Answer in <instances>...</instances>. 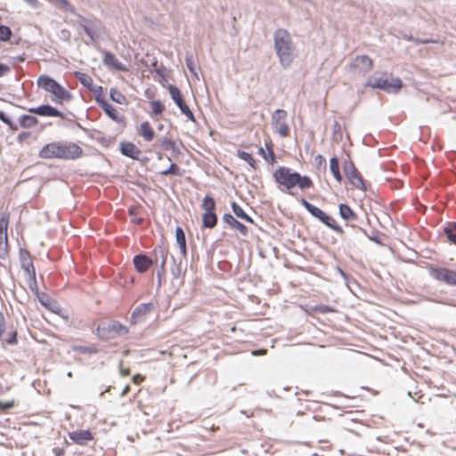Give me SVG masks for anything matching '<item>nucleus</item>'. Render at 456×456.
<instances>
[{"mask_svg":"<svg viewBox=\"0 0 456 456\" xmlns=\"http://www.w3.org/2000/svg\"><path fill=\"white\" fill-rule=\"evenodd\" d=\"M10 256V243H0V259L7 260Z\"/></svg>","mask_w":456,"mask_h":456,"instance_id":"obj_38","label":"nucleus"},{"mask_svg":"<svg viewBox=\"0 0 456 456\" xmlns=\"http://www.w3.org/2000/svg\"><path fill=\"white\" fill-rule=\"evenodd\" d=\"M0 243H9L8 234L0 232Z\"/></svg>","mask_w":456,"mask_h":456,"instance_id":"obj_53","label":"nucleus"},{"mask_svg":"<svg viewBox=\"0 0 456 456\" xmlns=\"http://www.w3.org/2000/svg\"><path fill=\"white\" fill-rule=\"evenodd\" d=\"M237 156L240 159L248 162L250 165V167H252L253 168H256V160L253 158L252 154H250L248 152H246V151H237Z\"/></svg>","mask_w":456,"mask_h":456,"instance_id":"obj_34","label":"nucleus"},{"mask_svg":"<svg viewBox=\"0 0 456 456\" xmlns=\"http://www.w3.org/2000/svg\"><path fill=\"white\" fill-rule=\"evenodd\" d=\"M201 208L204 209L205 213L202 216V224L206 228H214L217 223V216L215 213L216 210V201L215 200L207 195L202 200Z\"/></svg>","mask_w":456,"mask_h":456,"instance_id":"obj_8","label":"nucleus"},{"mask_svg":"<svg viewBox=\"0 0 456 456\" xmlns=\"http://www.w3.org/2000/svg\"><path fill=\"white\" fill-rule=\"evenodd\" d=\"M120 151L123 155L134 159H138L142 154L141 150L131 142H122L120 143Z\"/></svg>","mask_w":456,"mask_h":456,"instance_id":"obj_16","label":"nucleus"},{"mask_svg":"<svg viewBox=\"0 0 456 456\" xmlns=\"http://www.w3.org/2000/svg\"><path fill=\"white\" fill-rule=\"evenodd\" d=\"M103 63L106 65L109 69L118 70V71H124L127 72L128 69L125 64H123L116 57L115 54H113L110 52L105 51L103 53Z\"/></svg>","mask_w":456,"mask_h":456,"instance_id":"obj_15","label":"nucleus"},{"mask_svg":"<svg viewBox=\"0 0 456 456\" xmlns=\"http://www.w3.org/2000/svg\"><path fill=\"white\" fill-rule=\"evenodd\" d=\"M30 136H31V133H29V132H21L20 134H19V135L17 137V141H18V142L22 143V142H26Z\"/></svg>","mask_w":456,"mask_h":456,"instance_id":"obj_47","label":"nucleus"},{"mask_svg":"<svg viewBox=\"0 0 456 456\" xmlns=\"http://www.w3.org/2000/svg\"><path fill=\"white\" fill-rule=\"evenodd\" d=\"M83 155L82 148L75 142H52L39 151L38 156L44 159H76Z\"/></svg>","mask_w":456,"mask_h":456,"instance_id":"obj_2","label":"nucleus"},{"mask_svg":"<svg viewBox=\"0 0 456 456\" xmlns=\"http://www.w3.org/2000/svg\"><path fill=\"white\" fill-rule=\"evenodd\" d=\"M69 439L76 444L85 445L94 439L90 430L78 429L69 433Z\"/></svg>","mask_w":456,"mask_h":456,"instance_id":"obj_14","label":"nucleus"},{"mask_svg":"<svg viewBox=\"0 0 456 456\" xmlns=\"http://www.w3.org/2000/svg\"><path fill=\"white\" fill-rule=\"evenodd\" d=\"M153 303H143L139 305L131 314V323L136 324L145 319V317L153 311Z\"/></svg>","mask_w":456,"mask_h":456,"instance_id":"obj_12","label":"nucleus"},{"mask_svg":"<svg viewBox=\"0 0 456 456\" xmlns=\"http://www.w3.org/2000/svg\"><path fill=\"white\" fill-rule=\"evenodd\" d=\"M132 379L134 384L139 385L144 380V377L141 374H135Z\"/></svg>","mask_w":456,"mask_h":456,"instance_id":"obj_50","label":"nucleus"},{"mask_svg":"<svg viewBox=\"0 0 456 456\" xmlns=\"http://www.w3.org/2000/svg\"><path fill=\"white\" fill-rule=\"evenodd\" d=\"M0 120L6 124L12 131L15 132L18 130L17 125L14 124L9 118H7L3 111H0Z\"/></svg>","mask_w":456,"mask_h":456,"instance_id":"obj_42","label":"nucleus"},{"mask_svg":"<svg viewBox=\"0 0 456 456\" xmlns=\"http://www.w3.org/2000/svg\"><path fill=\"white\" fill-rule=\"evenodd\" d=\"M331 426H332V423L330 420H329L327 423V429H330L331 428Z\"/></svg>","mask_w":456,"mask_h":456,"instance_id":"obj_59","label":"nucleus"},{"mask_svg":"<svg viewBox=\"0 0 456 456\" xmlns=\"http://www.w3.org/2000/svg\"><path fill=\"white\" fill-rule=\"evenodd\" d=\"M128 213L130 216H136L137 214V208H130L128 210Z\"/></svg>","mask_w":456,"mask_h":456,"instance_id":"obj_55","label":"nucleus"},{"mask_svg":"<svg viewBox=\"0 0 456 456\" xmlns=\"http://www.w3.org/2000/svg\"><path fill=\"white\" fill-rule=\"evenodd\" d=\"M104 112L108 115L110 118L112 120L120 123L123 122L125 118L121 116L118 111L111 106L109 102L103 103V105L101 107Z\"/></svg>","mask_w":456,"mask_h":456,"instance_id":"obj_21","label":"nucleus"},{"mask_svg":"<svg viewBox=\"0 0 456 456\" xmlns=\"http://www.w3.org/2000/svg\"><path fill=\"white\" fill-rule=\"evenodd\" d=\"M312 312L319 313V314H328V313H333V312H335V310L331 306H329L326 305H320L314 306L312 308Z\"/></svg>","mask_w":456,"mask_h":456,"instance_id":"obj_40","label":"nucleus"},{"mask_svg":"<svg viewBox=\"0 0 456 456\" xmlns=\"http://www.w3.org/2000/svg\"><path fill=\"white\" fill-rule=\"evenodd\" d=\"M274 50L283 68L289 67L295 59V46L287 29L278 28L273 34Z\"/></svg>","mask_w":456,"mask_h":456,"instance_id":"obj_3","label":"nucleus"},{"mask_svg":"<svg viewBox=\"0 0 456 456\" xmlns=\"http://www.w3.org/2000/svg\"><path fill=\"white\" fill-rule=\"evenodd\" d=\"M428 272L436 281L456 287V271L443 266L430 265Z\"/></svg>","mask_w":456,"mask_h":456,"instance_id":"obj_7","label":"nucleus"},{"mask_svg":"<svg viewBox=\"0 0 456 456\" xmlns=\"http://www.w3.org/2000/svg\"><path fill=\"white\" fill-rule=\"evenodd\" d=\"M137 131L146 142H151L155 138V131L149 121L142 122Z\"/></svg>","mask_w":456,"mask_h":456,"instance_id":"obj_18","label":"nucleus"},{"mask_svg":"<svg viewBox=\"0 0 456 456\" xmlns=\"http://www.w3.org/2000/svg\"><path fill=\"white\" fill-rule=\"evenodd\" d=\"M74 75L76 78H77V80L89 91H91L95 86V85H94L93 78L88 74L76 71Z\"/></svg>","mask_w":456,"mask_h":456,"instance_id":"obj_25","label":"nucleus"},{"mask_svg":"<svg viewBox=\"0 0 456 456\" xmlns=\"http://www.w3.org/2000/svg\"><path fill=\"white\" fill-rule=\"evenodd\" d=\"M134 265L138 273H143L151 268L152 260L146 255L140 254L134 257Z\"/></svg>","mask_w":456,"mask_h":456,"instance_id":"obj_17","label":"nucleus"},{"mask_svg":"<svg viewBox=\"0 0 456 456\" xmlns=\"http://www.w3.org/2000/svg\"><path fill=\"white\" fill-rule=\"evenodd\" d=\"M258 153H259L261 156H263L265 159L268 160V158H267V156L265 155V150H264L262 147H261V148H259V150H258Z\"/></svg>","mask_w":456,"mask_h":456,"instance_id":"obj_56","label":"nucleus"},{"mask_svg":"<svg viewBox=\"0 0 456 456\" xmlns=\"http://www.w3.org/2000/svg\"><path fill=\"white\" fill-rule=\"evenodd\" d=\"M287 118V112L283 110H276L273 115V125L278 126L279 123L284 122Z\"/></svg>","mask_w":456,"mask_h":456,"instance_id":"obj_35","label":"nucleus"},{"mask_svg":"<svg viewBox=\"0 0 456 456\" xmlns=\"http://www.w3.org/2000/svg\"><path fill=\"white\" fill-rule=\"evenodd\" d=\"M300 202L312 216L319 219L322 223L330 227L331 230L337 232H343L341 226L337 223V221L333 217L330 216L325 212H323L321 208L309 203L305 199H301Z\"/></svg>","mask_w":456,"mask_h":456,"instance_id":"obj_5","label":"nucleus"},{"mask_svg":"<svg viewBox=\"0 0 456 456\" xmlns=\"http://www.w3.org/2000/svg\"><path fill=\"white\" fill-rule=\"evenodd\" d=\"M320 442H325V443H327V442H328V440L321 439V440H320Z\"/></svg>","mask_w":456,"mask_h":456,"instance_id":"obj_61","label":"nucleus"},{"mask_svg":"<svg viewBox=\"0 0 456 456\" xmlns=\"http://www.w3.org/2000/svg\"><path fill=\"white\" fill-rule=\"evenodd\" d=\"M75 350L82 354H95L97 352V349L94 346H78Z\"/></svg>","mask_w":456,"mask_h":456,"instance_id":"obj_45","label":"nucleus"},{"mask_svg":"<svg viewBox=\"0 0 456 456\" xmlns=\"http://www.w3.org/2000/svg\"><path fill=\"white\" fill-rule=\"evenodd\" d=\"M266 353H267L266 349H259V350H254L252 352V354L257 356V355H265V354H266Z\"/></svg>","mask_w":456,"mask_h":456,"instance_id":"obj_52","label":"nucleus"},{"mask_svg":"<svg viewBox=\"0 0 456 456\" xmlns=\"http://www.w3.org/2000/svg\"><path fill=\"white\" fill-rule=\"evenodd\" d=\"M38 123H39L38 119L35 116H32V115L24 114L19 118V124L22 128H26V129L32 128V127L37 126Z\"/></svg>","mask_w":456,"mask_h":456,"instance_id":"obj_22","label":"nucleus"},{"mask_svg":"<svg viewBox=\"0 0 456 456\" xmlns=\"http://www.w3.org/2000/svg\"><path fill=\"white\" fill-rule=\"evenodd\" d=\"M110 99L118 104H126V97L118 89L111 88L110 91Z\"/></svg>","mask_w":456,"mask_h":456,"instance_id":"obj_30","label":"nucleus"},{"mask_svg":"<svg viewBox=\"0 0 456 456\" xmlns=\"http://www.w3.org/2000/svg\"><path fill=\"white\" fill-rule=\"evenodd\" d=\"M28 111L42 117H54L61 118H64L63 112L60 111L59 110L49 104L41 105L35 108H29Z\"/></svg>","mask_w":456,"mask_h":456,"instance_id":"obj_13","label":"nucleus"},{"mask_svg":"<svg viewBox=\"0 0 456 456\" xmlns=\"http://www.w3.org/2000/svg\"><path fill=\"white\" fill-rule=\"evenodd\" d=\"M167 89L172 100L175 102L177 107L181 105L183 102H185L182 94V92L177 86L169 85Z\"/></svg>","mask_w":456,"mask_h":456,"instance_id":"obj_26","label":"nucleus"},{"mask_svg":"<svg viewBox=\"0 0 456 456\" xmlns=\"http://www.w3.org/2000/svg\"><path fill=\"white\" fill-rule=\"evenodd\" d=\"M232 209L233 211V213L240 218L250 223V224H253L254 223V220L248 216L247 215L244 210L236 203V202H232Z\"/></svg>","mask_w":456,"mask_h":456,"instance_id":"obj_29","label":"nucleus"},{"mask_svg":"<svg viewBox=\"0 0 456 456\" xmlns=\"http://www.w3.org/2000/svg\"><path fill=\"white\" fill-rule=\"evenodd\" d=\"M444 233L452 243H456V223H450L444 228Z\"/></svg>","mask_w":456,"mask_h":456,"instance_id":"obj_33","label":"nucleus"},{"mask_svg":"<svg viewBox=\"0 0 456 456\" xmlns=\"http://www.w3.org/2000/svg\"><path fill=\"white\" fill-rule=\"evenodd\" d=\"M150 104L151 107V116L152 118L161 115L163 113V111L165 110L164 104L159 100L151 101L150 102Z\"/></svg>","mask_w":456,"mask_h":456,"instance_id":"obj_32","label":"nucleus"},{"mask_svg":"<svg viewBox=\"0 0 456 456\" xmlns=\"http://www.w3.org/2000/svg\"><path fill=\"white\" fill-rule=\"evenodd\" d=\"M175 239L176 242L179 246L180 251L183 255H186L187 247H186V238L184 232L182 227L178 226L175 229Z\"/></svg>","mask_w":456,"mask_h":456,"instance_id":"obj_24","label":"nucleus"},{"mask_svg":"<svg viewBox=\"0 0 456 456\" xmlns=\"http://www.w3.org/2000/svg\"><path fill=\"white\" fill-rule=\"evenodd\" d=\"M330 167L334 178L340 183L342 181V175L339 171V162L337 157H332L330 159Z\"/></svg>","mask_w":456,"mask_h":456,"instance_id":"obj_27","label":"nucleus"},{"mask_svg":"<svg viewBox=\"0 0 456 456\" xmlns=\"http://www.w3.org/2000/svg\"><path fill=\"white\" fill-rule=\"evenodd\" d=\"M266 147L268 149V156H270L271 161L273 162L275 159V154L273 152V150L272 146L268 147L267 144H266Z\"/></svg>","mask_w":456,"mask_h":456,"instance_id":"obj_51","label":"nucleus"},{"mask_svg":"<svg viewBox=\"0 0 456 456\" xmlns=\"http://www.w3.org/2000/svg\"><path fill=\"white\" fill-rule=\"evenodd\" d=\"M187 66H188V68H189L191 70H192L191 64H190V63H189V61H187Z\"/></svg>","mask_w":456,"mask_h":456,"instance_id":"obj_60","label":"nucleus"},{"mask_svg":"<svg viewBox=\"0 0 456 456\" xmlns=\"http://www.w3.org/2000/svg\"><path fill=\"white\" fill-rule=\"evenodd\" d=\"M5 342L9 345H14L17 343V332L14 330L12 332L10 337L5 339Z\"/></svg>","mask_w":456,"mask_h":456,"instance_id":"obj_49","label":"nucleus"},{"mask_svg":"<svg viewBox=\"0 0 456 456\" xmlns=\"http://www.w3.org/2000/svg\"><path fill=\"white\" fill-rule=\"evenodd\" d=\"M373 61L368 55H360L354 58L350 64L351 70L366 73L372 69Z\"/></svg>","mask_w":456,"mask_h":456,"instance_id":"obj_11","label":"nucleus"},{"mask_svg":"<svg viewBox=\"0 0 456 456\" xmlns=\"http://www.w3.org/2000/svg\"><path fill=\"white\" fill-rule=\"evenodd\" d=\"M11 215L8 211H4L0 214V232L8 234V228L10 224Z\"/></svg>","mask_w":456,"mask_h":456,"instance_id":"obj_28","label":"nucleus"},{"mask_svg":"<svg viewBox=\"0 0 456 456\" xmlns=\"http://www.w3.org/2000/svg\"><path fill=\"white\" fill-rule=\"evenodd\" d=\"M129 390H130L129 386H126V387L124 388V390H123V392H122V395H124L127 394V393L129 392Z\"/></svg>","mask_w":456,"mask_h":456,"instance_id":"obj_58","label":"nucleus"},{"mask_svg":"<svg viewBox=\"0 0 456 456\" xmlns=\"http://www.w3.org/2000/svg\"><path fill=\"white\" fill-rule=\"evenodd\" d=\"M51 2L66 10H71L70 4L68 0H51Z\"/></svg>","mask_w":456,"mask_h":456,"instance_id":"obj_46","label":"nucleus"},{"mask_svg":"<svg viewBox=\"0 0 456 456\" xmlns=\"http://www.w3.org/2000/svg\"><path fill=\"white\" fill-rule=\"evenodd\" d=\"M162 175H180V168L176 164H172L168 169L162 171Z\"/></svg>","mask_w":456,"mask_h":456,"instance_id":"obj_44","label":"nucleus"},{"mask_svg":"<svg viewBox=\"0 0 456 456\" xmlns=\"http://www.w3.org/2000/svg\"><path fill=\"white\" fill-rule=\"evenodd\" d=\"M344 172L351 184L360 190L365 189L363 179L352 160L345 161Z\"/></svg>","mask_w":456,"mask_h":456,"instance_id":"obj_10","label":"nucleus"},{"mask_svg":"<svg viewBox=\"0 0 456 456\" xmlns=\"http://www.w3.org/2000/svg\"><path fill=\"white\" fill-rule=\"evenodd\" d=\"M21 267L32 278H36V271L30 255L28 252L20 255Z\"/></svg>","mask_w":456,"mask_h":456,"instance_id":"obj_20","label":"nucleus"},{"mask_svg":"<svg viewBox=\"0 0 456 456\" xmlns=\"http://www.w3.org/2000/svg\"><path fill=\"white\" fill-rule=\"evenodd\" d=\"M314 164L318 169H325L326 168V159L321 154H318L314 157Z\"/></svg>","mask_w":456,"mask_h":456,"instance_id":"obj_43","label":"nucleus"},{"mask_svg":"<svg viewBox=\"0 0 456 456\" xmlns=\"http://www.w3.org/2000/svg\"><path fill=\"white\" fill-rule=\"evenodd\" d=\"M10 71V66L4 63H0V77L6 76Z\"/></svg>","mask_w":456,"mask_h":456,"instance_id":"obj_48","label":"nucleus"},{"mask_svg":"<svg viewBox=\"0 0 456 456\" xmlns=\"http://www.w3.org/2000/svg\"><path fill=\"white\" fill-rule=\"evenodd\" d=\"M129 373H130L129 369H127V370H121V374H122L123 376H127V375H129Z\"/></svg>","mask_w":456,"mask_h":456,"instance_id":"obj_57","label":"nucleus"},{"mask_svg":"<svg viewBox=\"0 0 456 456\" xmlns=\"http://www.w3.org/2000/svg\"><path fill=\"white\" fill-rule=\"evenodd\" d=\"M224 221L232 228L238 230L240 234L247 235L248 232V230L247 226H245L243 224L239 222L236 218H234L231 214H224Z\"/></svg>","mask_w":456,"mask_h":456,"instance_id":"obj_19","label":"nucleus"},{"mask_svg":"<svg viewBox=\"0 0 456 456\" xmlns=\"http://www.w3.org/2000/svg\"><path fill=\"white\" fill-rule=\"evenodd\" d=\"M339 215L346 221H355L357 219V215L354 212V210L346 204H340L339 207Z\"/></svg>","mask_w":456,"mask_h":456,"instance_id":"obj_23","label":"nucleus"},{"mask_svg":"<svg viewBox=\"0 0 456 456\" xmlns=\"http://www.w3.org/2000/svg\"><path fill=\"white\" fill-rule=\"evenodd\" d=\"M142 220L143 218L142 217H138L136 216H134L133 218H132V222L135 224H141L142 223Z\"/></svg>","mask_w":456,"mask_h":456,"instance_id":"obj_54","label":"nucleus"},{"mask_svg":"<svg viewBox=\"0 0 456 456\" xmlns=\"http://www.w3.org/2000/svg\"><path fill=\"white\" fill-rule=\"evenodd\" d=\"M37 85L50 94L53 102L62 105L72 100V94L64 86L60 85L56 80L48 75H41L37 80Z\"/></svg>","mask_w":456,"mask_h":456,"instance_id":"obj_4","label":"nucleus"},{"mask_svg":"<svg viewBox=\"0 0 456 456\" xmlns=\"http://www.w3.org/2000/svg\"><path fill=\"white\" fill-rule=\"evenodd\" d=\"M279 134L282 137H287L289 134V127L285 122H281L278 126H274Z\"/></svg>","mask_w":456,"mask_h":456,"instance_id":"obj_39","label":"nucleus"},{"mask_svg":"<svg viewBox=\"0 0 456 456\" xmlns=\"http://www.w3.org/2000/svg\"><path fill=\"white\" fill-rule=\"evenodd\" d=\"M273 176L278 187L290 194L295 188L304 191L314 187L310 176L302 175L288 167H279L274 170Z\"/></svg>","mask_w":456,"mask_h":456,"instance_id":"obj_1","label":"nucleus"},{"mask_svg":"<svg viewBox=\"0 0 456 456\" xmlns=\"http://www.w3.org/2000/svg\"><path fill=\"white\" fill-rule=\"evenodd\" d=\"M12 30L9 27L0 25V41H9L12 37Z\"/></svg>","mask_w":456,"mask_h":456,"instance_id":"obj_37","label":"nucleus"},{"mask_svg":"<svg viewBox=\"0 0 456 456\" xmlns=\"http://www.w3.org/2000/svg\"><path fill=\"white\" fill-rule=\"evenodd\" d=\"M90 92L94 93L96 102L100 107L103 105V103L108 102L105 100L103 89L100 86H95Z\"/></svg>","mask_w":456,"mask_h":456,"instance_id":"obj_31","label":"nucleus"},{"mask_svg":"<svg viewBox=\"0 0 456 456\" xmlns=\"http://www.w3.org/2000/svg\"><path fill=\"white\" fill-rule=\"evenodd\" d=\"M367 86L387 92L397 93L403 87V82L398 77L392 78L391 81L387 77H373L368 81Z\"/></svg>","mask_w":456,"mask_h":456,"instance_id":"obj_9","label":"nucleus"},{"mask_svg":"<svg viewBox=\"0 0 456 456\" xmlns=\"http://www.w3.org/2000/svg\"><path fill=\"white\" fill-rule=\"evenodd\" d=\"M16 405L14 400L7 402H0V414L7 413V411Z\"/></svg>","mask_w":456,"mask_h":456,"instance_id":"obj_41","label":"nucleus"},{"mask_svg":"<svg viewBox=\"0 0 456 456\" xmlns=\"http://www.w3.org/2000/svg\"><path fill=\"white\" fill-rule=\"evenodd\" d=\"M128 332V329L118 321L100 324L96 329V335L101 339H110L116 335H126Z\"/></svg>","mask_w":456,"mask_h":456,"instance_id":"obj_6","label":"nucleus"},{"mask_svg":"<svg viewBox=\"0 0 456 456\" xmlns=\"http://www.w3.org/2000/svg\"><path fill=\"white\" fill-rule=\"evenodd\" d=\"M182 114H183L189 120L195 122V117L193 112L191 110L189 106L183 102L181 105L178 106Z\"/></svg>","mask_w":456,"mask_h":456,"instance_id":"obj_36","label":"nucleus"}]
</instances>
